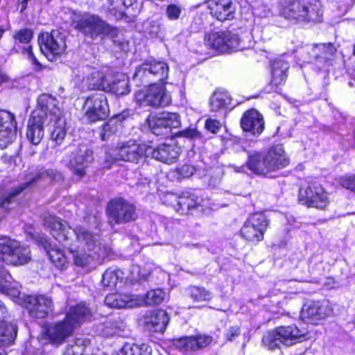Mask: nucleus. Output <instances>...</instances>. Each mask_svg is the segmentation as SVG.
Here are the masks:
<instances>
[{"label":"nucleus","mask_w":355,"mask_h":355,"mask_svg":"<svg viewBox=\"0 0 355 355\" xmlns=\"http://www.w3.org/2000/svg\"><path fill=\"white\" fill-rule=\"evenodd\" d=\"M52 236L72 254L74 264L78 267L94 268L95 261L104 259L107 249L99 241V236L83 227L71 230L66 222L55 216L45 219Z\"/></svg>","instance_id":"1"},{"label":"nucleus","mask_w":355,"mask_h":355,"mask_svg":"<svg viewBox=\"0 0 355 355\" xmlns=\"http://www.w3.org/2000/svg\"><path fill=\"white\" fill-rule=\"evenodd\" d=\"M289 159L283 146L277 144L264 153L254 152L248 155V168L257 175H268L271 172L286 167Z\"/></svg>","instance_id":"2"},{"label":"nucleus","mask_w":355,"mask_h":355,"mask_svg":"<svg viewBox=\"0 0 355 355\" xmlns=\"http://www.w3.org/2000/svg\"><path fill=\"white\" fill-rule=\"evenodd\" d=\"M54 105V98L43 94L37 98V106L28 121L26 137L33 145L39 144L44 137V125L49 122L48 111Z\"/></svg>","instance_id":"3"},{"label":"nucleus","mask_w":355,"mask_h":355,"mask_svg":"<svg viewBox=\"0 0 355 355\" xmlns=\"http://www.w3.org/2000/svg\"><path fill=\"white\" fill-rule=\"evenodd\" d=\"M282 15L290 20L320 22L322 19V5L319 1L287 0L284 3Z\"/></svg>","instance_id":"4"},{"label":"nucleus","mask_w":355,"mask_h":355,"mask_svg":"<svg viewBox=\"0 0 355 355\" xmlns=\"http://www.w3.org/2000/svg\"><path fill=\"white\" fill-rule=\"evenodd\" d=\"M0 292L10 297L14 302L26 307L34 318H44L53 311V301L46 295H26L20 290H0Z\"/></svg>","instance_id":"5"},{"label":"nucleus","mask_w":355,"mask_h":355,"mask_svg":"<svg viewBox=\"0 0 355 355\" xmlns=\"http://www.w3.org/2000/svg\"><path fill=\"white\" fill-rule=\"evenodd\" d=\"M75 28L85 36L96 40L114 37L118 30L98 15L85 13L76 22Z\"/></svg>","instance_id":"6"},{"label":"nucleus","mask_w":355,"mask_h":355,"mask_svg":"<svg viewBox=\"0 0 355 355\" xmlns=\"http://www.w3.org/2000/svg\"><path fill=\"white\" fill-rule=\"evenodd\" d=\"M0 259L7 264L23 265L31 260V250L17 241L3 239L0 241Z\"/></svg>","instance_id":"7"},{"label":"nucleus","mask_w":355,"mask_h":355,"mask_svg":"<svg viewBox=\"0 0 355 355\" xmlns=\"http://www.w3.org/2000/svg\"><path fill=\"white\" fill-rule=\"evenodd\" d=\"M304 62H315L319 69L324 68L334 58L336 49L331 43L306 45L300 49Z\"/></svg>","instance_id":"8"},{"label":"nucleus","mask_w":355,"mask_h":355,"mask_svg":"<svg viewBox=\"0 0 355 355\" xmlns=\"http://www.w3.org/2000/svg\"><path fill=\"white\" fill-rule=\"evenodd\" d=\"M205 43L211 49L218 53H230L243 50L238 35L230 31L213 32L205 36Z\"/></svg>","instance_id":"9"},{"label":"nucleus","mask_w":355,"mask_h":355,"mask_svg":"<svg viewBox=\"0 0 355 355\" xmlns=\"http://www.w3.org/2000/svg\"><path fill=\"white\" fill-rule=\"evenodd\" d=\"M108 222L111 225L134 221L137 218L135 207L123 198L112 200L107 207Z\"/></svg>","instance_id":"10"},{"label":"nucleus","mask_w":355,"mask_h":355,"mask_svg":"<svg viewBox=\"0 0 355 355\" xmlns=\"http://www.w3.org/2000/svg\"><path fill=\"white\" fill-rule=\"evenodd\" d=\"M41 52L50 61H53L66 49L65 37L58 31L42 33L38 37Z\"/></svg>","instance_id":"11"},{"label":"nucleus","mask_w":355,"mask_h":355,"mask_svg":"<svg viewBox=\"0 0 355 355\" xmlns=\"http://www.w3.org/2000/svg\"><path fill=\"white\" fill-rule=\"evenodd\" d=\"M135 100L137 103L157 107L169 105L171 97L164 85L155 83L150 85L145 91L137 92Z\"/></svg>","instance_id":"12"},{"label":"nucleus","mask_w":355,"mask_h":355,"mask_svg":"<svg viewBox=\"0 0 355 355\" xmlns=\"http://www.w3.org/2000/svg\"><path fill=\"white\" fill-rule=\"evenodd\" d=\"M149 128L155 135H168L171 129L178 128L181 122L180 116L176 113H152L147 118Z\"/></svg>","instance_id":"13"},{"label":"nucleus","mask_w":355,"mask_h":355,"mask_svg":"<svg viewBox=\"0 0 355 355\" xmlns=\"http://www.w3.org/2000/svg\"><path fill=\"white\" fill-rule=\"evenodd\" d=\"M66 158L68 167L80 177L85 174V169L94 159L92 150L84 144L71 148Z\"/></svg>","instance_id":"14"},{"label":"nucleus","mask_w":355,"mask_h":355,"mask_svg":"<svg viewBox=\"0 0 355 355\" xmlns=\"http://www.w3.org/2000/svg\"><path fill=\"white\" fill-rule=\"evenodd\" d=\"M268 225L269 221L263 213H254L244 223L241 229V236L249 241H261Z\"/></svg>","instance_id":"15"},{"label":"nucleus","mask_w":355,"mask_h":355,"mask_svg":"<svg viewBox=\"0 0 355 355\" xmlns=\"http://www.w3.org/2000/svg\"><path fill=\"white\" fill-rule=\"evenodd\" d=\"M85 116L90 122L105 119L109 114L107 97L103 94L89 95L84 103Z\"/></svg>","instance_id":"16"},{"label":"nucleus","mask_w":355,"mask_h":355,"mask_svg":"<svg viewBox=\"0 0 355 355\" xmlns=\"http://www.w3.org/2000/svg\"><path fill=\"white\" fill-rule=\"evenodd\" d=\"M299 200L302 205L320 209L329 204V198L324 189L318 184H309L304 190H300Z\"/></svg>","instance_id":"17"},{"label":"nucleus","mask_w":355,"mask_h":355,"mask_svg":"<svg viewBox=\"0 0 355 355\" xmlns=\"http://www.w3.org/2000/svg\"><path fill=\"white\" fill-rule=\"evenodd\" d=\"M168 66L162 61L153 60L142 64L135 73V76L146 81L155 80L163 81L168 77Z\"/></svg>","instance_id":"18"},{"label":"nucleus","mask_w":355,"mask_h":355,"mask_svg":"<svg viewBox=\"0 0 355 355\" xmlns=\"http://www.w3.org/2000/svg\"><path fill=\"white\" fill-rule=\"evenodd\" d=\"M33 32L28 28L15 31L13 34L14 49L27 55V59L32 63L35 70L41 69L42 65L32 51V46L29 44L33 38Z\"/></svg>","instance_id":"19"},{"label":"nucleus","mask_w":355,"mask_h":355,"mask_svg":"<svg viewBox=\"0 0 355 355\" xmlns=\"http://www.w3.org/2000/svg\"><path fill=\"white\" fill-rule=\"evenodd\" d=\"M147 146L139 144L134 141H129L123 144L112 150L110 155L114 160H123L127 162H138L143 157H146Z\"/></svg>","instance_id":"20"},{"label":"nucleus","mask_w":355,"mask_h":355,"mask_svg":"<svg viewBox=\"0 0 355 355\" xmlns=\"http://www.w3.org/2000/svg\"><path fill=\"white\" fill-rule=\"evenodd\" d=\"M73 330V324L65 318L48 324L44 330V336L49 343L58 346L71 335Z\"/></svg>","instance_id":"21"},{"label":"nucleus","mask_w":355,"mask_h":355,"mask_svg":"<svg viewBox=\"0 0 355 355\" xmlns=\"http://www.w3.org/2000/svg\"><path fill=\"white\" fill-rule=\"evenodd\" d=\"M144 327L152 332L163 333L169 322V317L162 309L147 311L140 318Z\"/></svg>","instance_id":"22"},{"label":"nucleus","mask_w":355,"mask_h":355,"mask_svg":"<svg viewBox=\"0 0 355 355\" xmlns=\"http://www.w3.org/2000/svg\"><path fill=\"white\" fill-rule=\"evenodd\" d=\"M333 313V309L329 302H313L304 304L301 317L308 322L317 323L320 320L330 317Z\"/></svg>","instance_id":"23"},{"label":"nucleus","mask_w":355,"mask_h":355,"mask_svg":"<svg viewBox=\"0 0 355 355\" xmlns=\"http://www.w3.org/2000/svg\"><path fill=\"white\" fill-rule=\"evenodd\" d=\"M17 122L15 115L6 110H0V148L3 149L16 137Z\"/></svg>","instance_id":"24"},{"label":"nucleus","mask_w":355,"mask_h":355,"mask_svg":"<svg viewBox=\"0 0 355 355\" xmlns=\"http://www.w3.org/2000/svg\"><path fill=\"white\" fill-rule=\"evenodd\" d=\"M212 337L200 335L196 336H183L180 338H173L172 345L182 352L196 351L209 345Z\"/></svg>","instance_id":"25"},{"label":"nucleus","mask_w":355,"mask_h":355,"mask_svg":"<svg viewBox=\"0 0 355 355\" xmlns=\"http://www.w3.org/2000/svg\"><path fill=\"white\" fill-rule=\"evenodd\" d=\"M165 198L168 204L181 214H187L189 211L198 207L201 201L194 195L178 196L174 193H168L166 195Z\"/></svg>","instance_id":"26"},{"label":"nucleus","mask_w":355,"mask_h":355,"mask_svg":"<svg viewBox=\"0 0 355 355\" xmlns=\"http://www.w3.org/2000/svg\"><path fill=\"white\" fill-rule=\"evenodd\" d=\"M211 15L218 20L224 21L234 17L236 6L232 0H209Z\"/></svg>","instance_id":"27"},{"label":"nucleus","mask_w":355,"mask_h":355,"mask_svg":"<svg viewBox=\"0 0 355 355\" xmlns=\"http://www.w3.org/2000/svg\"><path fill=\"white\" fill-rule=\"evenodd\" d=\"M49 119L53 122L54 128L51 133V139L55 141L57 145L62 144L66 136V130L64 128L65 122L61 118V111L56 106V100L54 98V105L50 106L48 111Z\"/></svg>","instance_id":"28"},{"label":"nucleus","mask_w":355,"mask_h":355,"mask_svg":"<svg viewBox=\"0 0 355 355\" xmlns=\"http://www.w3.org/2000/svg\"><path fill=\"white\" fill-rule=\"evenodd\" d=\"M179 154L180 148L172 145L162 144L156 148L147 146L146 150V157L151 156L155 159L166 164L175 162Z\"/></svg>","instance_id":"29"},{"label":"nucleus","mask_w":355,"mask_h":355,"mask_svg":"<svg viewBox=\"0 0 355 355\" xmlns=\"http://www.w3.org/2000/svg\"><path fill=\"white\" fill-rule=\"evenodd\" d=\"M241 126L245 132L252 135H259L264 128L263 116L255 110H248L241 118Z\"/></svg>","instance_id":"30"},{"label":"nucleus","mask_w":355,"mask_h":355,"mask_svg":"<svg viewBox=\"0 0 355 355\" xmlns=\"http://www.w3.org/2000/svg\"><path fill=\"white\" fill-rule=\"evenodd\" d=\"M277 328L282 344L290 346L305 339L306 331L300 329L295 324L281 326Z\"/></svg>","instance_id":"31"},{"label":"nucleus","mask_w":355,"mask_h":355,"mask_svg":"<svg viewBox=\"0 0 355 355\" xmlns=\"http://www.w3.org/2000/svg\"><path fill=\"white\" fill-rule=\"evenodd\" d=\"M60 174L54 170H46L44 171L40 175L31 178L28 180H27L25 183H23L20 185L19 189H17L12 191L8 196H4L0 198V207L6 208L8 205H10L12 199L19 194L21 191H22L24 189H26L29 184L37 182L40 178H44L45 177H48L50 180H54L59 176Z\"/></svg>","instance_id":"32"},{"label":"nucleus","mask_w":355,"mask_h":355,"mask_svg":"<svg viewBox=\"0 0 355 355\" xmlns=\"http://www.w3.org/2000/svg\"><path fill=\"white\" fill-rule=\"evenodd\" d=\"M135 295L123 294L118 292L107 295L105 303L112 308H132L138 306Z\"/></svg>","instance_id":"33"},{"label":"nucleus","mask_w":355,"mask_h":355,"mask_svg":"<svg viewBox=\"0 0 355 355\" xmlns=\"http://www.w3.org/2000/svg\"><path fill=\"white\" fill-rule=\"evenodd\" d=\"M112 74L98 70H94L87 78L88 86L92 89L113 90L114 88L108 84L111 80Z\"/></svg>","instance_id":"34"},{"label":"nucleus","mask_w":355,"mask_h":355,"mask_svg":"<svg viewBox=\"0 0 355 355\" xmlns=\"http://www.w3.org/2000/svg\"><path fill=\"white\" fill-rule=\"evenodd\" d=\"M168 297V293L164 290H148L144 297L136 296V302L138 306H153L162 303Z\"/></svg>","instance_id":"35"},{"label":"nucleus","mask_w":355,"mask_h":355,"mask_svg":"<svg viewBox=\"0 0 355 355\" xmlns=\"http://www.w3.org/2000/svg\"><path fill=\"white\" fill-rule=\"evenodd\" d=\"M288 63L282 59L275 60L272 64L271 84L278 86L284 83L287 78Z\"/></svg>","instance_id":"36"},{"label":"nucleus","mask_w":355,"mask_h":355,"mask_svg":"<svg viewBox=\"0 0 355 355\" xmlns=\"http://www.w3.org/2000/svg\"><path fill=\"white\" fill-rule=\"evenodd\" d=\"M231 98L226 92L216 91L210 98V109L212 112H219L228 108Z\"/></svg>","instance_id":"37"},{"label":"nucleus","mask_w":355,"mask_h":355,"mask_svg":"<svg viewBox=\"0 0 355 355\" xmlns=\"http://www.w3.org/2000/svg\"><path fill=\"white\" fill-rule=\"evenodd\" d=\"M113 90H105L117 96L126 95L130 92L128 80L123 74L112 75L111 80L108 82Z\"/></svg>","instance_id":"38"},{"label":"nucleus","mask_w":355,"mask_h":355,"mask_svg":"<svg viewBox=\"0 0 355 355\" xmlns=\"http://www.w3.org/2000/svg\"><path fill=\"white\" fill-rule=\"evenodd\" d=\"M122 329L123 323L119 320H107L97 326V332L105 337L118 334Z\"/></svg>","instance_id":"39"},{"label":"nucleus","mask_w":355,"mask_h":355,"mask_svg":"<svg viewBox=\"0 0 355 355\" xmlns=\"http://www.w3.org/2000/svg\"><path fill=\"white\" fill-rule=\"evenodd\" d=\"M90 315L89 309L83 303L71 307L69 313H67L65 318L73 324V327L76 324H79L83 320Z\"/></svg>","instance_id":"40"},{"label":"nucleus","mask_w":355,"mask_h":355,"mask_svg":"<svg viewBox=\"0 0 355 355\" xmlns=\"http://www.w3.org/2000/svg\"><path fill=\"white\" fill-rule=\"evenodd\" d=\"M17 327L16 324L0 322V346L12 343L17 336Z\"/></svg>","instance_id":"41"},{"label":"nucleus","mask_w":355,"mask_h":355,"mask_svg":"<svg viewBox=\"0 0 355 355\" xmlns=\"http://www.w3.org/2000/svg\"><path fill=\"white\" fill-rule=\"evenodd\" d=\"M121 115L115 116L105 123L101 128L100 137L102 140H107L121 128Z\"/></svg>","instance_id":"42"},{"label":"nucleus","mask_w":355,"mask_h":355,"mask_svg":"<svg viewBox=\"0 0 355 355\" xmlns=\"http://www.w3.org/2000/svg\"><path fill=\"white\" fill-rule=\"evenodd\" d=\"M281 340L277 328H276L272 331L267 332L263 336L262 343L268 349L273 350L280 347V345L282 344Z\"/></svg>","instance_id":"43"},{"label":"nucleus","mask_w":355,"mask_h":355,"mask_svg":"<svg viewBox=\"0 0 355 355\" xmlns=\"http://www.w3.org/2000/svg\"><path fill=\"white\" fill-rule=\"evenodd\" d=\"M119 355H151V350L147 347L127 344L119 351Z\"/></svg>","instance_id":"44"},{"label":"nucleus","mask_w":355,"mask_h":355,"mask_svg":"<svg viewBox=\"0 0 355 355\" xmlns=\"http://www.w3.org/2000/svg\"><path fill=\"white\" fill-rule=\"evenodd\" d=\"M119 282L118 271L112 269H107L103 274L102 285L109 288L116 287Z\"/></svg>","instance_id":"45"},{"label":"nucleus","mask_w":355,"mask_h":355,"mask_svg":"<svg viewBox=\"0 0 355 355\" xmlns=\"http://www.w3.org/2000/svg\"><path fill=\"white\" fill-rule=\"evenodd\" d=\"M50 260L58 268L62 269L67 263V258L59 249L52 248L47 251Z\"/></svg>","instance_id":"46"},{"label":"nucleus","mask_w":355,"mask_h":355,"mask_svg":"<svg viewBox=\"0 0 355 355\" xmlns=\"http://www.w3.org/2000/svg\"><path fill=\"white\" fill-rule=\"evenodd\" d=\"M16 282H12L10 274L5 270H0V288H17Z\"/></svg>","instance_id":"47"},{"label":"nucleus","mask_w":355,"mask_h":355,"mask_svg":"<svg viewBox=\"0 0 355 355\" xmlns=\"http://www.w3.org/2000/svg\"><path fill=\"white\" fill-rule=\"evenodd\" d=\"M146 31L153 37L162 39L164 37V28L157 21L150 22Z\"/></svg>","instance_id":"48"},{"label":"nucleus","mask_w":355,"mask_h":355,"mask_svg":"<svg viewBox=\"0 0 355 355\" xmlns=\"http://www.w3.org/2000/svg\"><path fill=\"white\" fill-rule=\"evenodd\" d=\"M148 275V274L147 272H141V269L139 266L133 265L131 266L128 278L131 282H139L141 280L146 279Z\"/></svg>","instance_id":"49"},{"label":"nucleus","mask_w":355,"mask_h":355,"mask_svg":"<svg viewBox=\"0 0 355 355\" xmlns=\"http://www.w3.org/2000/svg\"><path fill=\"white\" fill-rule=\"evenodd\" d=\"M189 296L193 302L208 301L211 299V293L207 290H193Z\"/></svg>","instance_id":"50"},{"label":"nucleus","mask_w":355,"mask_h":355,"mask_svg":"<svg viewBox=\"0 0 355 355\" xmlns=\"http://www.w3.org/2000/svg\"><path fill=\"white\" fill-rule=\"evenodd\" d=\"M108 10L110 12L119 16H121L123 14V8L125 6L123 0H108Z\"/></svg>","instance_id":"51"},{"label":"nucleus","mask_w":355,"mask_h":355,"mask_svg":"<svg viewBox=\"0 0 355 355\" xmlns=\"http://www.w3.org/2000/svg\"><path fill=\"white\" fill-rule=\"evenodd\" d=\"M178 135L189 139H201V133L195 128H188L178 132Z\"/></svg>","instance_id":"52"},{"label":"nucleus","mask_w":355,"mask_h":355,"mask_svg":"<svg viewBox=\"0 0 355 355\" xmlns=\"http://www.w3.org/2000/svg\"><path fill=\"white\" fill-rule=\"evenodd\" d=\"M340 184L343 187L355 193V175L342 177Z\"/></svg>","instance_id":"53"},{"label":"nucleus","mask_w":355,"mask_h":355,"mask_svg":"<svg viewBox=\"0 0 355 355\" xmlns=\"http://www.w3.org/2000/svg\"><path fill=\"white\" fill-rule=\"evenodd\" d=\"M181 11L180 7L171 4L166 8V15L170 20H175L179 18Z\"/></svg>","instance_id":"54"},{"label":"nucleus","mask_w":355,"mask_h":355,"mask_svg":"<svg viewBox=\"0 0 355 355\" xmlns=\"http://www.w3.org/2000/svg\"><path fill=\"white\" fill-rule=\"evenodd\" d=\"M205 128L212 133H217L220 130L221 125L218 120L208 119L205 122Z\"/></svg>","instance_id":"55"},{"label":"nucleus","mask_w":355,"mask_h":355,"mask_svg":"<svg viewBox=\"0 0 355 355\" xmlns=\"http://www.w3.org/2000/svg\"><path fill=\"white\" fill-rule=\"evenodd\" d=\"M64 355H83L82 349L78 345L68 347L66 349Z\"/></svg>","instance_id":"56"},{"label":"nucleus","mask_w":355,"mask_h":355,"mask_svg":"<svg viewBox=\"0 0 355 355\" xmlns=\"http://www.w3.org/2000/svg\"><path fill=\"white\" fill-rule=\"evenodd\" d=\"M240 334V329L238 327H230L226 334L228 340L232 341L235 337Z\"/></svg>","instance_id":"57"},{"label":"nucleus","mask_w":355,"mask_h":355,"mask_svg":"<svg viewBox=\"0 0 355 355\" xmlns=\"http://www.w3.org/2000/svg\"><path fill=\"white\" fill-rule=\"evenodd\" d=\"M8 315L6 307L3 304L0 300V322H4Z\"/></svg>","instance_id":"58"},{"label":"nucleus","mask_w":355,"mask_h":355,"mask_svg":"<svg viewBox=\"0 0 355 355\" xmlns=\"http://www.w3.org/2000/svg\"><path fill=\"white\" fill-rule=\"evenodd\" d=\"M29 0H21V12H23L24 10H26L27 7V3Z\"/></svg>","instance_id":"59"},{"label":"nucleus","mask_w":355,"mask_h":355,"mask_svg":"<svg viewBox=\"0 0 355 355\" xmlns=\"http://www.w3.org/2000/svg\"><path fill=\"white\" fill-rule=\"evenodd\" d=\"M7 76L0 71V85L7 80Z\"/></svg>","instance_id":"60"},{"label":"nucleus","mask_w":355,"mask_h":355,"mask_svg":"<svg viewBox=\"0 0 355 355\" xmlns=\"http://www.w3.org/2000/svg\"><path fill=\"white\" fill-rule=\"evenodd\" d=\"M184 169H187V171H189L190 174H192L193 173V171H194L193 167L189 166H183L182 170L184 171Z\"/></svg>","instance_id":"61"},{"label":"nucleus","mask_w":355,"mask_h":355,"mask_svg":"<svg viewBox=\"0 0 355 355\" xmlns=\"http://www.w3.org/2000/svg\"><path fill=\"white\" fill-rule=\"evenodd\" d=\"M4 32H5L4 28L1 26H0V40L1 39Z\"/></svg>","instance_id":"62"},{"label":"nucleus","mask_w":355,"mask_h":355,"mask_svg":"<svg viewBox=\"0 0 355 355\" xmlns=\"http://www.w3.org/2000/svg\"><path fill=\"white\" fill-rule=\"evenodd\" d=\"M117 355H119V352L117 354Z\"/></svg>","instance_id":"63"}]
</instances>
